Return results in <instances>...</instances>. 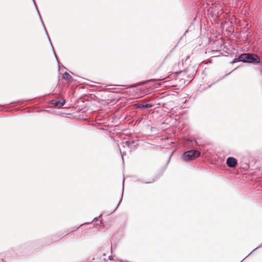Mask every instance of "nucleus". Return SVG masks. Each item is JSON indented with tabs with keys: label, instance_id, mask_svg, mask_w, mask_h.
I'll return each mask as SVG.
<instances>
[{
	"label": "nucleus",
	"instance_id": "1",
	"mask_svg": "<svg viewBox=\"0 0 262 262\" xmlns=\"http://www.w3.org/2000/svg\"><path fill=\"white\" fill-rule=\"evenodd\" d=\"M238 61L244 62L258 63L260 62V59L259 57L255 54L244 53L238 56Z\"/></svg>",
	"mask_w": 262,
	"mask_h": 262
},
{
	"label": "nucleus",
	"instance_id": "2",
	"mask_svg": "<svg viewBox=\"0 0 262 262\" xmlns=\"http://www.w3.org/2000/svg\"><path fill=\"white\" fill-rule=\"evenodd\" d=\"M200 156L198 150H190L185 152L182 156V159L184 161H189L195 160Z\"/></svg>",
	"mask_w": 262,
	"mask_h": 262
},
{
	"label": "nucleus",
	"instance_id": "3",
	"mask_svg": "<svg viewBox=\"0 0 262 262\" xmlns=\"http://www.w3.org/2000/svg\"><path fill=\"white\" fill-rule=\"evenodd\" d=\"M65 103V100L64 99H54L51 100L50 104L54 107H61Z\"/></svg>",
	"mask_w": 262,
	"mask_h": 262
},
{
	"label": "nucleus",
	"instance_id": "4",
	"mask_svg": "<svg viewBox=\"0 0 262 262\" xmlns=\"http://www.w3.org/2000/svg\"><path fill=\"white\" fill-rule=\"evenodd\" d=\"M226 164L230 168L235 167L237 165V160L233 157H229L227 159Z\"/></svg>",
	"mask_w": 262,
	"mask_h": 262
},
{
	"label": "nucleus",
	"instance_id": "5",
	"mask_svg": "<svg viewBox=\"0 0 262 262\" xmlns=\"http://www.w3.org/2000/svg\"><path fill=\"white\" fill-rule=\"evenodd\" d=\"M62 77L64 79L70 80L72 79V77L67 72L63 74Z\"/></svg>",
	"mask_w": 262,
	"mask_h": 262
},
{
	"label": "nucleus",
	"instance_id": "6",
	"mask_svg": "<svg viewBox=\"0 0 262 262\" xmlns=\"http://www.w3.org/2000/svg\"><path fill=\"white\" fill-rule=\"evenodd\" d=\"M150 106H151V105H150L149 104H143V106H142V108H148Z\"/></svg>",
	"mask_w": 262,
	"mask_h": 262
},
{
	"label": "nucleus",
	"instance_id": "7",
	"mask_svg": "<svg viewBox=\"0 0 262 262\" xmlns=\"http://www.w3.org/2000/svg\"><path fill=\"white\" fill-rule=\"evenodd\" d=\"M143 104H138V107L140 108H142V106H143Z\"/></svg>",
	"mask_w": 262,
	"mask_h": 262
},
{
	"label": "nucleus",
	"instance_id": "8",
	"mask_svg": "<svg viewBox=\"0 0 262 262\" xmlns=\"http://www.w3.org/2000/svg\"><path fill=\"white\" fill-rule=\"evenodd\" d=\"M259 248V247L256 248L253 251L255 250L256 249H257V248Z\"/></svg>",
	"mask_w": 262,
	"mask_h": 262
},
{
	"label": "nucleus",
	"instance_id": "9",
	"mask_svg": "<svg viewBox=\"0 0 262 262\" xmlns=\"http://www.w3.org/2000/svg\"><path fill=\"white\" fill-rule=\"evenodd\" d=\"M54 53L56 55L55 52L54 51Z\"/></svg>",
	"mask_w": 262,
	"mask_h": 262
},
{
	"label": "nucleus",
	"instance_id": "10",
	"mask_svg": "<svg viewBox=\"0 0 262 262\" xmlns=\"http://www.w3.org/2000/svg\"><path fill=\"white\" fill-rule=\"evenodd\" d=\"M34 2V0H33Z\"/></svg>",
	"mask_w": 262,
	"mask_h": 262
}]
</instances>
